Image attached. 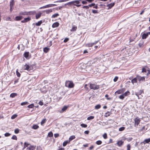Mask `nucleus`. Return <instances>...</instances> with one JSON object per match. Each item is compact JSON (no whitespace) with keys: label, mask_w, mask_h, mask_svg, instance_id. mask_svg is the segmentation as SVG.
Returning a JSON list of instances; mask_svg holds the SVG:
<instances>
[{"label":"nucleus","mask_w":150,"mask_h":150,"mask_svg":"<svg viewBox=\"0 0 150 150\" xmlns=\"http://www.w3.org/2000/svg\"><path fill=\"white\" fill-rule=\"evenodd\" d=\"M105 97H106V98H107V99L108 100H110L111 99V98H108V94H106L105 96Z\"/></svg>","instance_id":"nucleus-60"},{"label":"nucleus","mask_w":150,"mask_h":150,"mask_svg":"<svg viewBox=\"0 0 150 150\" xmlns=\"http://www.w3.org/2000/svg\"><path fill=\"white\" fill-rule=\"evenodd\" d=\"M115 5L114 3H111L107 5V6L108 7V9H109L112 8Z\"/></svg>","instance_id":"nucleus-11"},{"label":"nucleus","mask_w":150,"mask_h":150,"mask_svg":"<svg viewBox=\"0 0 150 150\" xmlns=\"http://www.w3.org/2000/svg\"><path fill=\"white\" fill-rule=\"evenodd\" d=\"M83 8H86L87 9H88L89 7L88 6H83Z\"/></svg>","instance_id":"nucleus-54"},{"label":"nucleus","mask_w":150,"mask_h":150,"mask_svg":"<svg viewBox=\"0 0 150 150\" xmlns=\"http://www.w3.org/2000/svg\"><path fill=\"white\" fill-rule=\"evenodd\" d=\"M123 142L121 140H120L117 141V144L118 146H121L123 144Z\"/></svg>","instance_id":"nucleus-14"},{"label":"nucleus","mask_w":150,"mask_h":150,"mask_svg":"<svg viewBox=\"0 0 150 150\" xmlns=\"http://www.w3.org/2000/svg\"><path fill=\"white\" fill-rule=\"evenodd\" d=\"M146 69H145V68H143L142 69V72H146Z\"/></svg>","instance_id":"nucleus-59"},{"label":"nucleus","mask_w":150,"mask_h":150,"mask_svg":"<svg viewBox=\"0 0 150 150\" xmlns=\"http://www.w3.org/2000/svg\"><path fill=\"white\" fill-rule=\"evenodd\" d=\"M86 46L87 47H91L93 46L92 43H89L86 45Z\"/></svg>","instance_id":"nucleus-33"},{"label":"nucleus","mask_w":150,"mask_h":150,"mask_svg":"<svg viewBox=\"0 0 150 150\" xmlns=\"http://www.w3.org/2000/svg\"><path fill=\"white\" fill-rule=\"evenodd\" d=\"M130 146L129 144H128L127 145V150H130Z\"/></svg>","instance_id":"nucleus-49"},{"label":"nucleus","mask_w":150,"mask_h":150,"mask_svg":"<svg viewBox=\"0 0 150 150\" xmlns=\"http://www.w3.org/2000/svg\"><path fill=\"white\" fill-rule=\"evenodd\" d=\"M10 135V134L9 133H6L4 134V135L5 137H8V136H9Z\"/></svg>","instance_id":"nucleus-53"},{"label":"nucleus","mask_w":150,"mask_h":150,"mask_svg":"<svg viewBox=\"0 0 150 150\" xmlns=\"http://www.w3.org/2000/svg\"><path fill=\"white\" fill-rule=\"evenodd\" d=\"M29 53L28 52H25L24 54V57L26 58H28L29 56Z\"/></svg>","instance_id":"nucleus-26"},{"label":"nucleus","mask_w":150,"mask_h":150,"mask_svg":"<svg viewBox=\"0 0 150 150\" xmlns=\"http://www.w3.org/2000/svg\"><path fill=\"white\" fill-rule=\"evenodd\" d=\"M52 9H49L45 10L44 11L46 14H48L52 12Z\"/></svg>","instance_id":"nucleus-16"},{"label":"nucleus","mask_w":150,"mask_h":150,"mask_svg":"<svg viewBox=\"0 0 150 150\" xmlns=\"http://www.w3.org/2000/svg\"><path fill=\"white\" fill-rule=\"evenodd\" d=\"M118 79V77L117 76H116L113 79V81L114 82H116Z\"/></svg>","instance_id":"nucleus-52"},{"label":"nucleus","mask_w":150,"mask_h":150,"mask_svg":"<svg viewBox=\"0 0 150 150\" xmlns=\"http://www.w3.org/2000/svg\"><path fill=\"white\" fill-rule=\"evenodd\" d=\"M81 0H74L73 1V2L74 4H79L80 3V1Z\"/></svg>","instance_id":"nucleus-29"},{"label":"nucleus","mask_w":150,"mask_h":150,"mask_svg":"<svg viewBox=\"0 0 150 150\" xmlns=\"http://www.w3.org/2000/svg\"><path fill=\"white\" fill-rule=\"evenodd\" d=\"M35 147L33 146H30V147H29L28 149L29 150H33L34 149H35Z\"/></svg>","instance_id":"nucleus-30"},{"label":"nucleus","mask_w":150,"mask_h":150,"mask_svg":"<svg viewBox=\"0 0 150 150\" xmlns=\"http://www.w3.org/2000/svg\"><path fill=\"white\" fill-rule=\"evenodd\" d=\"M34 106V105L33 104H31L30 105H29L28 106V107L30 108H33Z\"/></svg>","instance_id":"nucleus-42"},{"label":"nucleus","mask_w":150,"mask_h":150,"mask_svg":"<svg viewBox=\"0 0 150 150\" xmlns=\"http://www.w3.org/2000/svg\"><path fill=\"white\" fill-rule=\"evenodd\" d=\"M94 118V116H91L87 117V120H91L93 119Z\"/></svg>","instance_id":"nucleus-32"},{"label":"nucleus","mask_w":150,"mask_h":150,"mask_svg":"<svg viewBox=\"0 0 150 150\" xmlns=\"http://www.w3.org/2000/svg\"><path fill=\"white\" fill-rule=\"evenodd\" d=\"M46 122V119H43L41 122V125H42L44 124Z\"/></svg>","instance_id":"nucleus-45"},{"label":"nucleus","mask_w":150,"mask_h":150,"mask_svg":"<svg viewBox=\"0 0 150 150\" xmlns=\"http://www.w3.org/2000/svg\"><path fill=\"white\" fill-rule=\"evenodd\" d=\"M137 77L133 79L132 81V83L133 84L134 83H136L137 82Z\"/></svg>","instance_id":"nucleus-22"},{"label":"nucleus","mask_w":150,"mask_h":150,"mask_svg":"<svg viewBox=\"0 0 150 150\" xmlns=\"http://www.w3.org/2000/svg\"><path fill=\"white\" fill-rule=\"evenodd\" d=\"M150 142V138L146 139H145L143 142H141V143H143L144 144H145L146 143H149Z\"/></svg>","instance_id":"nucleus-9"},{"label":"nucleus","mask_w":150,"mask_h":150,"mask_svg":"<svg viewBox=\"0 0 150 150\" xmlns=\"http://www.w3.org/2000/svg\"><path fill=\"white\" fill-rule=\"evenodd\" d=\"M17 116V115L16 114H14L11 117V118L12 119H13L16 118Z\"/></svg>","instance_id":"nucleus-39"},{"label":"nucleus","mask_w":150,"mask_h":150,"mask_svg":"<svg viewBox=\"0 0 150 150\" xmlns=\"http://www.w3.org/2000/svg\"><path fill=\"white\" fill-rule=\"evenodd\" d=\"M137 79L139 81H144L145 80V78L144 77H141L140 76H137Z\"/></svg>","instance_id":"nucleus-13"},{"label":"nucleus","mask_w":150,"mask_h":150,"mask_svg":"<svg viewBox=\"0 0 150 150\" xmlns=\"http://www.w3.org/2000/svg\"><path fill=\"white\" fill-rule=\"evenodd\" d=\"M22 17L21 16H17L15 18V20L17 21H20Z\"/></svg>","instance_id":"nucleus-20"},{"label":"nucleus","mask_w":150,"mask_h":150,"mask_svg":"<svg viewBox=\"0 0 150 150\" xmlns=\"http://www.w3.org/2000/svg\"><path fill=\"white\" fill-rule=\"evenodd\" d=\"M82 3L83 4H87V2L86 1H82Z\"/></svg>","instance_id":"nucleus-64"},{"label":"nucleus","mask_w":150,"mask_h":150,"mask_svg":"<svg viewBox=\"0 0 150 150\" xmlns=\"http://www.w3.org/2000/svg\"><path fill=\"white\" fill-rule=\"evenodd\" d=\"M29 68H30V67L27 64H25L24 65V70H29Z\"/></svg>","instance_id":"nucleus-17"},{"label":"nucleus","mask_w":150,"mask_h":150,"mask_svg":"<svg viewBox=\"0 0 150 150\" xmlns=\"http://www.w3.org/2000/svg\"><path fill=\"white\" fill-rule=\"evenodd\" d=\"M69 142L68 140L64 141L63 143V146H65L67 144L69 143Z\"/></svg>","instance_id":"nucleus-23"},{"label":"nucleus","mask_w":150,"mask_h":150,"mask_svg":"<svg viewBox=\"0 0 150 150\" xmlns=\"http://www.w3.org/2000/svg\"><path fill=\"white\" fill-rule=\"evenodd\" d=\"M30 18L28 17L27 18H25L23 20L21 21V22L22 23H25L30 21Z\"/></svg>","instance_id":"nucleus-6"},{"label":"nucleus","mask_w":150,"mask_h":150,"mask_svg":"<svg viewBox=\"0 0 150 150\" xmlns=\"http://www.w3.org/2000/svg\"><path fill=\"white\" fill-rule=\"evenodd\" d=\"M28 104V103L27 102H24L22 103H21V105H27Z\"/></svg>","instance_id":"nucleus-38"},{"label":"nucleus","mask_w":150,"mask_h":150,"mask_svg":"<svg viewBox=\"0 0 150 150\" xmlns=\"http://www.w3.org/2000/svg\"><path fill=\"white\" fill-rule=\"evenodd\" d=\"M73 5L76 6L77 7H79L81 6V5H78V4H73Z\"/></svg>","instance_id":"nucleus-55"},{"label":"nucleus","mask_w":150,"mask_h":150,"mask_svg":"<svg viewBox=\"0 0 150 150\" xmlns=\"http://www.w3.org/2000/svg\"><path fill=\"white\" fill-rule=\"evenodd\" d=\"M125 127H122L119 129V131H122L124 130L125 129Z\"/></svg>","instance_id":"nucleus-46"},{"label":"nucleus","mask_w":150,"mask_h":150,"mask_svg":"<svg viewBox=\"0 0 150 150\" xmlns=\"http://www.w3.org/2000/svg\"><path fill=\"white\" fill-rule=\"evenodd\" d=\"M53 134L52 132H50L48 134V136L49 137H51L53 136Z\"/></svg>","instance_id":"nucleus-35"},{"label":"nucleus","mask_w":150,"mask_h":150,"mask_svg":"<svg viewBox=\"0 0 150 150\" xmlns=\"http://www.w3.org/2000/svg\"><path fill=\"white\" fill-rule=\"evenodd\" d=\"M81 126L82 127L86 128L87 127V125L84 124H81Z\"/></svg>","instance_id":"nucleus-44"},{"label":"nucleus","mask_w":150,"mask_h":150,"mask_svg":"<svg viewBox=\"0 0 150 150\" xmlns=\"http://www.w3.org/2000/svg\"><path fill=\"white\" fill-rule=\"evenodd\" d=\"M39 127V126L38 125H33L32 126V128L33 129H37Z\"/></svg>","instance_id":"nucleus-31"},{"label":"nucleus","mask_w":150,"mask_h":150,"mask_svg":"<svg viewBox=\"0 0 150 150\" xmlns=\"http://www.w3.org/2000/svg\"><path fill=\"white\" fill-rule=\"evenodd\" d=\"M14 1L13 0H11V1L10 2V6L13 7L14 5Z\"/></svg>","instance_id":"nucleus-37"},{"label":"nucleus","mask_w":150,"mask_h":150,"mask_svg":"<svg viewBox=\"0 0 150 150\" xmlns=\"http://www.w3.org/2000/svg\"><path fill=\"white\" fill-rule=\"evenodd\" d=\"M31 12H27V11H24L21 12L20 13V14L21 15H30Z\"/></svg>","instance_id":"nucleus-7"},{"label":"nucleus","mask_w":150,"mask_h":150,"mask_svg":"<svg viewBox=\"0 0 150 150\" xmlns=\"http://www.w3.org/2000/svg\"><path fill=\"white\" fill-rule=\"evenodd\" d=\"M129 91H127L125 92L124 93L122 94L124 96V97H125L128 95L129 94Z\"/></svg>","instance_id":"nucleus-19"},{"label":"nucleus","mask_w":150,"mask_h":150,"mask_svg":"<svg viewBox=\"0 0 150 150\" xmlns=\"http://www.w3.org/2000/svg\"><path fill=\"white\" fill-rule=\"evenodd\" d=\"M102 141L100 140H98L96 142V144L97 145H100L102 144Z\"/></svg>","instance_id":"nucleus-41"},{"label":"nucleus","mask_w":150,"mask_h":150,"mask_svg":"<svg viewBox=\"0 0 150 150\" xmlns=\"http://www.w3.org/2000/svg\"><path fill=\"white\" fill-rule=\"evenodd\" d=\"M125 97L123 96V94H122L119 96V98L123 100Z\"/></svg>","instance_id":"nucleus-47"},{"label":"nucleus","mask_w":150,"mask_h":150,"mask_svg":"<svg viewBox=\"0 0 150 150\" xmlns=\"http://www.w3.org/2000/svg\"><path fill=\"white\" fill-rule=\"evenodd\" d=\"M39 104L40 105H43V103L42 101H40L39 102Z\"/></svg>","instance_id":"nucleus-58"},{"label":"nucleus","mask_w":150,"mask_h":150,"mask_svg":"<svg viewBox=\"0 0 150 150\" xmlns=\"http://www.w3.org/2000/svg\"><path fill=\"white\" fill-rule=\"evenodd\" d=\"M12 139H14L16 140H17V137L15 135H13L12 137Z\"/></svg>","instance_id":"nucleus-48"},{"label":"nucleus","mask_w":150,"mask_h":150,"mask_svg":"<svg viewBox=\"0 0 150 150\" xmlns=\"http://www.w3.org/2000/svg\"><path fill=\"white\" fill-rule=\"evenodd\" d=\"M89 132V131H86L84 132V134H88Z\"/></svg>","instance_id":"nucleus-62"},{"label":"nucleus","mask_w":150,"mask_h":150,"mask_svg":"<svg viewBox=\"0 0 150 150\" xmlns=\"http://www.w3.org/2000/svg\"><path fill=\"white\" fill-rule=\"evenodd\" d=\"M59 136V134H54V136L55 137H57Z\"/></svg>","instance_id":"nucleus-61"},{"label":"nucleus","mask_w":150,"mask_h":150,"mask_svg":"<svg viewBox=\"0 0 150 150\" xmlns=\"http://www.w3.org/2000/svg\"><path fill=\"white\" fill-rule=\"evenodd\" d=\"M77 29V27L75 26H74L72 27V29L71 30V31H75Z\"/></svg>","instance_id":"nucleus-28"},{"label":"nucleus","mask_w":150,"mask_h":150,"mask_svg":"<svg viewBox=\"0 0 150 150\" xmlns=\"http://www.w3.org/2000/svg\"><path fill=\"white\" fill-rule=\"evenodd\" d=\"M57 5L55 4H50L47 5H46L43 6L39 8L40 9L46 8H50L51 7H52L55 6H56Z\"/></svg>","instance_id":"nucleus-3"},{"label":"nucleus","mask_w":150,"mask_h":150,"mask_svg":"<svg viewBox=\"0 0 150 150\" xmlns=\"http://www.w3.org/2000/svg\"><path fill=\"white\" fill-rule=\"evenodd\" d=\"M49 49H50L49 48L47 47H45L44 48L43 51L45 52L46 53L47 52H48Z\"/></svg>","instance_id":"nucleus-24"},{"label":"nucleus","mask_w":150,"mask_h":150,"mask_svg":"<svg viewBox=\"0 0 150 150\" xmlns=\"http://www.w3.org/2000/svg\"><path fill=\"white\" fill-rule=\"evenodd\" d=\"M72 4L73 5L74 3L73 2V1H71V2H69V3H67V4Z\"/></svg>","instance_id":"nucleus-63"},{"label":"nucleus","mask_w":150,"mask_h":150,"mask_svg":"<svg viewBox=\"0 0 150 150\" xmlns=\"http://www.w3.org/2000/svg\"><path fill=\"white\" fill-rule=\"evenodd\" d=\"M59 16V14L58 13H55L52 15V18H54L57 17Z\"/></svg>","instance_id":"nucleus-27"},{"label":"nucleus","mask_w":150,"mask_h":150,"mask_svg":"<svg viewBox=\"0 0 150 150\" xmlns=\"http://www.w3.org/2000/svg\"><path fill=\"white\" fill-rule=\"evenodd\" d=\"M134 121L135 122L134 126L137 127L139 123L140 122V120L138 117H137L135 119Z\"/></svg>","instance_id":"nucleus-4"},{"label":"nucleus","mask_w":150,"mask_h":150,"mask_svg":"<svg viewBox=\"0 0 150 150\" xmlns=\"http://www.w3.org/2000/svg\"><path fill=\"white\" fill-rule=\"evenodd\" d=\"M103 137L104 139H106L107 138V134L106 133H105L103 135Z\"/></svg>","instance_id":"nucleus-40"},{"label":"nucleus","mask_w":150,"mask_h":150,"mask_svg":"<svg viewBox=\"0 0 150 150\" xmlns=\"http://www.w3.org/2000/svg\"><path fill=\"white\" fill-rule=\"evenodd\" d=\"M14 132L16 134H18L19 132V130L18 129H16L15 130Z\"/></svg>","instance_id":"nucleus-51"},{"label":"nucleus","mask_w":150,"mask_h":150,"mask_svg":"<svg viewBox=\"0 0 150 150\" xmlns=\"http://www.w3.org/2000/svg\"><path fill=\"white\" fill-rule=\"evenodd\" d=\"M37 150H42V149L41 147L40 146H38L37 149Z\"/></svg>","instance_id":"nucleus-56"},{"label":"nucleus","mask_w":150,"mask_h":150,"mask_svg":"<svg viewBox=\"0 0 150 150\" xmlns=\"http://www.w3.org/2000/svg\"><path fill=\"white\" fill-rule=\"evenodd\" d=\"M42 15V13L41 12H39L38 13H37L36 14V16H35V18L36 19H38L39 18H40V16H41V15Z\"/></svg>","instance_id":"nucleus-15"},{"label":"nucleus","mask_w":150,"mask_h":150,"mask_svg":"<svg viewBox=\"0 0 150 150\" xmlns=\"http://www.w3.org/2000/svg\"><path fill=\"white\" fill-rule=\"evenodd\" d=\"M129 91H127L125 92L124 93L122 94L124 96V97H125L128 95L129 94Z\"/></svg>","instance_id":"nucleus-18"},{"label":"nucleus","mask_w":150,"mask_h":150,"mask_svg":"<svg viewBox=\"0 0 150 150\" xmlns=\"http://www.w3.org/2000/svg\"><path fill=\"white\" fill-rule=\"evenodd\" d=\"M16 74L17 76L19 77L20 76V73L18 72V70L17 69L16 71Z\"/></svg>","instance_id":"nucleus-43"},{"label":"nucleus","mask_w":150,"mask_h":150,"mask_svg":"<svg viewBox=\"0 0 150 150\" xmlns=\"http://www.w3.org/2000/svg\"><path fill=\"white\" fill-rule=\"evenodd\" d=\"M65 86L69 88H72L74 87V84L72 81H67L65 82Z\"/></svg>","instance_id":"nucleus-1"},{"label":"nucleus","mask_w":150,"mask_h":150,"mask_svg":"<svg viewBox=\"0 0 150 150\" xmlns=\"http://www.w3.org/2000/svg\"><path fill=\"white\" fill-rule=\"evenodd\" d=\"M89 86L91 89L96 90L99 88V86L94 84H90Z\"/></svg>","instance_id":"nucleus-2"},{"label":"nucleus","mask_w":150,"mask_h":150,"mask_svg":"<svg viewBox=\"0 0 150 150\" xmlns=\"http://www.w3.org/2000/svg\"><path fill=\"white\" fill-rule=\"evenodd\" d=\"M149 35H150V32L143 34L142 35V39H146Z\"/></svg>","instance_id":"nucleus-5"},{"label":"nucleus","mask_w":150,"mask_h":150,"mask_svg":"<svg viewBox=\"0 0 150 150\" xmlns=\"http://www.w3.org/2000/svg\"><path fill=\"white\" fill-rule=\"evenodd\" d=\"M92 11V12L94 13H98L97 10H93Z\"/></svg>","instance_id":"nucleus-50"},{"label":"nucleus","mask_w":150,"mask_h":150,"mask_svg":"<svg viewBox=\"0 0 150 150\" xmlns=\"http://www.w3.org/2000/svg\"><path fill=\"white\" fill-rule=\"evenodd\" d=\"M67 106H65L62 108V109L60 110L59 111V112L60 113H62L66 111V110L67 109Z\"/></svg>","instance_id":"nucleus-8"},{"label":"nucleus","mask_w":150,"mask_h":150,"mask_svg":"<svg viewBox=\"0 0 150 150\" xmlns=\"http://www.w3.org/2000/svg\"><path fill=\"white\" fill-rule=\"evenodd\" d=\"M124 92V90L123 89H120L117 91L115 92V93H117V94H120Z\"/></svg>","instance_id":"nucleus-10"},{"label":"nucleus","mask_w":150,"mask_h":150,"mask_svg":"<svg viewBox=\"0 0 150 150\" xmlns=\"http://www.w3.org/2000/svg\"><path fill=\"white\" fill-rule=\"evenodd\" d=\"M101 107V105H99V104H98V105H96V106H95V108L96 109H99Z\"/></svg>","instance_id":"nucleus-34"},{"label":"nucleus","mask_w":150,"mask_h":150,"mask_svg":"<svg viewBox=\"0 0 150 150\" xmlns=\"http://www.w3.org/2000/svg\"><path fill=\"white\" fill-rule=\"evenodd\" d=\"M17 95V94L16 93H12L10 95V97L11 98H14Z\"/></svg>","instance_id":"nucleus-25"},{"label":"nucleus","mask_w":150,"mask_h":150,"mask_svg":"<svg viewBox=\"0 0 150 150\" xmlns=\"http://www.w3.org/2000/svg\"><path fill=\"white\" fill-rule=\"evenodd\" d=\"M59 24L57 22L54 23L52 25V27L55 28L58 27L59 25Z\"/></svg>","instance_id":"nucleus-12"},{"label":"nucleus","mask_w":150,"mask_h":150,"mask_svg":"<svg viewBox=\"0 0 150 150\" xmlns=\"http://www.w3.org/2000/svg\"><path fill=\"white\" fill-rule=\"evenodd\" d=\"M42 23V21H40L36 23L35 24L37 26H40Z\"/></svg>","instance_id":"nucleus-36"},{"label":"nucleus","mask_w":150,"mask_h":150,"mask_svg":"<svg viewBox=\"0 0 150 150\" xmlns=\"http://www.w3.org/2000/svg\"><path fill=\"white\" fill-rule=\"evenodd\" d=\"M95 5V4H91L89 5L88 6V7L89 6L90 7H91L92 6H94Z\"/></svg>","instance_id":"nucleus-57"},{"label":"nucleus","mask_w":150,"mask_h":150,"mask_svg":"<svg viewBox=\"0 0 150 150\" xmlns=\"http://www.w3.org/2000/svg\"><path fill=\"white\" fill-rule=\"evenodd\" d=\"M75 138V137L74 135L71 136L69 137L68 141L70 142L72 140L74 139Z\"/></svg>","instance_id":"nucleus-21"}]
</instances>
